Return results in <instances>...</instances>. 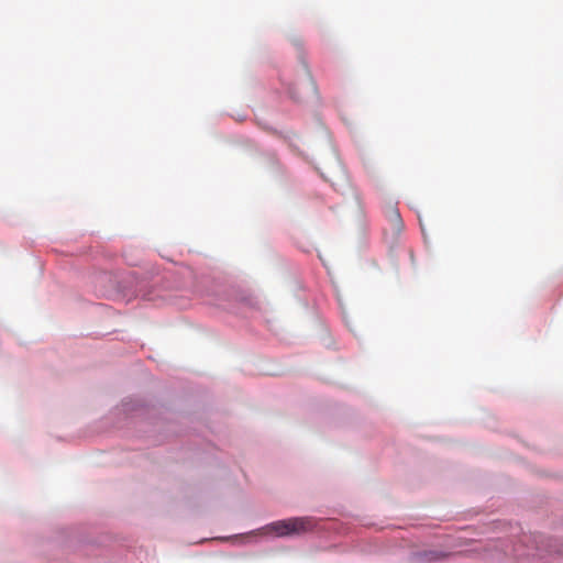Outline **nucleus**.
Instances as JSON below:
<instances>
[{"instance_id": "f257e3e1", "label": "nucleus", "mask_w": 563, "mask_h": 563, "mask_svg": "<svg viewBox=\"0 0 563 563\" xmlns=\"http://www.w3.org/2000/svg\"><path fill=\"white\" fill-rule=\"evenodd\" d=\"M316 521L311 517H296L285 520H278L267 526L268 532L275 533L277 537L299 536L313 530Z\"/></svg>"}, {"instance_id": "f03ea898", "label": "nucleus", "mask_w": 563, "mask_h": 563, "mask_svg": "<svg viewBox=\"0 0 563 563\" xmlns=\"http://www.w3.org/2000/svg\"><path fill=\"white\" fill-rule=\"evenodd\" d=\"M393 217H394L396 224L399 225L401 221H400V216H399L398 211H393Z\"/></svg>"}]
</instances>
